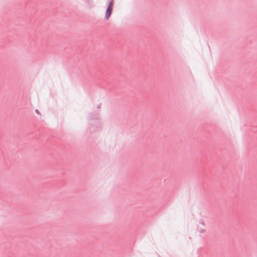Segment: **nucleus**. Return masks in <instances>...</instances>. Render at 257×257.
Wrapping results in <instances>:
<instances>
[{"label": "nucleus", "instance_id": "1", "mask_svg": "<svg viewBox=\"0 0 257 257\" xmlns=\"http://www.w3.org/2000/svg\"><path fill=\"white\" fill-rule=\"evenodd\" d=\"M113 4V2L112 0L109 3V5L107 7V9L106 10V13H105V19L107 20L110 17V16L111 15V12L112 11Z\"/></svg>", "mask_w": 257, "mask_h": 257}, {"label": "nucleus", "instance_id": "2", "mask_svg": "<svg viewBox=\"0 0 257 257\" xmlns=\"http://www.w3.org/2000/svg\"><path fill=\"white\" fill-rule=\"evenodd\" d=\"M205 231V229H202L200 230V232L201 233H203V232H204Z\"/></svg>", "mask_w": 257, "mask_h": 257}, {"label": "nucleus", "instance_id": "3", "mask_svg": "<svg viewBox=\"0 0 257 257\" xmlns=\"http://www.w3.org/2000/svg\"><path fill=\"white\" fill-rule=\"evenodd\" d=\"M202 225H203V226L205 225V224H204V222H202Z\"/></svg>", "mask_w": 257, "mask_h": 257}]
</instances>
